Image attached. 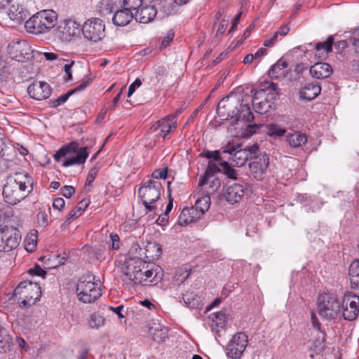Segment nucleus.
Returning <instances> with one entry per match:
<instances>
[{"label":"nucleus","instance_id":"f257e3e1","mask_svg":"<svg viewBox=\"0 0 359 359\" xmlns=\"http://www.w3.org/2000/svg\"><path fill=\"white\" fill-rule=\"evenodd\" d=\"M57 15L53 10H43L33 15L25 22L26 30L32 34L46 33L55 27Z\"/></svg>","mask_w":359,"mask_h":359},{"label":"nucleus","instance_id":"f03ea898","mask_svg":"<svg viewBox=\"0 0 359 359\" xmlns=\"http://www.w3.org/2000/svg\"><path fill=\"white\" fill-rule=\"evenodd\" d=\"M88 153L86 147H79L76 142H72L62 147L54 154V159L60 162L64 158L62 166L69 167L73 165L83 164L86 162Z\"/></svg>","mask_w":359,"mask_h":359},{"label":"nucleus","instance_id":"7ed1b4c3","mask_svg":"<svg viewBox=\"0 0 359 359\" xmlns=\"http://www.w3.org/2000/svg\"><path fill=\"white\" fill-rule=\"evenodd\" d=\"M22 178H26V176L17 173L14 177L7 179L3 188V196L7 203L16 205L27 196L26 182Z\"/></svg>","mask_w":359,"mask_h":359},{"label":"nucleus","instance_id":"20e7f679","mask_svg":"<svg viewBox=\"0 0 359 359\" xmlns=\"http://www.w3.org/2000/svg\"><path fill=\"white\" fill-rule=\"evenodd\" d=\"M79 299L83 303H92L102 295L100 280L91 274L82 276L76 287Z\"/></svg>","mask_w":359,"mask_h":359},{"label":"nucleus","instance_id":"39448f33","mask_svg":"<svg viewBox=\"0 0 359 359\" xmlns=\"http://www.w3.org/2000/svg\"><path fill=\"white\" fill-rule=\"evenodd\" d=\"M162 189L161 183L155 180H149L139 188L138 195L145 207L147 214L156 212L157 207L155 203L160 199Z\"/></svg>","mask_w":359,"mask_h":359},{"label":"nucleus","instance_id":"423d86ee","mask_svg":"<svg viewBox=\"0 0 359 359\" xmlns=\"http://www.w3.org/2000/svg\"><path fill=\"white\" fill-rule=\"evenodd\" d=\"M14 295L19 296L18 302L25 306L36 304L41 297V287L39 284L30 281H22L14 290Z\"/></svg>","mask_w":359,"mask_h":359},{"label":"nucleus","instance_id":"0eeeda50","mask_svg":"<svg viewBox=\"0 0 359 359\" xmlns=\"http://www.w3.org/2000/svg\"><path fill=\"white\" fill-rule=\"evenodd\" d=\"M258 151L259 147L257 144L238 150L233 145L228 144L222 149V153L230 154L229 160L237 167H242L248 159L255 158Z\"/></svg>","mask_w":359,"mask_h":359},{"label":"nucleus","instance_id":"6e6552de","mask_svg":"<svg viewBox=\"0 0 359 359\" xmlns=\"http://www.w3.org/2000/svg\"><path fill=\"white\" fill-rule=\"evenodd\" d=\"M80 32V25L74 19H65L53 29V34L55 40L67 43L70 42Z\"/></svg>","mask_w":359,"mask_h":359},{"label":"nucleus","instance_id":"1a4fd4ad","mask_svg":"<svg viewBox=\"0 0 359 359\" xmlns=\"http://www.w3.org/2000/svg\"><path fill=\"white\" fill-rule=\"evenodd\" d=\"M21 241L20 231L13 226L0 227V251L10 252L15 249Z\"/></svg>","mask_w":359,"mask_h":359},{"label":"nucleus","instance_id":"9d476101","mask_svg":"<svg viewBox=\"0 0 359 359\" xmlns=\"http://www.w3.org/2000/svg\"><path fill=\"white\" fill-rule=\"evenodd\" d=\"M319 314L328 319H334L341 311L340 304L334 294L320 295L318 299Z\"/></svg>","mask_w":359,"mask_h":359},{"label":"nucleus","instance_id":"9b49d317","mask_svg":"<svg viewBox=\"0 0 359 359\" xmlns=\"http://www.w3.org/2000/svg\"><path fill=\"white\" fill-rule=\"evenodd\" d=\"M82 32L86 39L97 42L105 36V25L100 18H90L84 22Z\"/></svg>","mask_w":359,"mask_h":359},{"label":"nucleus","instance_id":"f8f14e48","mask_svg":"<svg viewBox=\"0 0 359 359\" xmlns=\"http://www.w3.org/2000/svg\"><path fill=\"white\" fill-rule=\"evenodd\" d=\"M208 183L209 179L206 176H203L199 182V186L204 187V189L207 192L205 195L196 200L195 206L194 207L195 209H197V212L200 214L201 217L208 211L210 208V197L209 194L216 191L219 187V182L218 180H213L212 185L210 184L208 187H206L205 186L208 185Z\"/></svg>","mask_w":359,"mask_h":359},{"label":"nucleus","instance_id":"ddd939ff","mask_svg":"<svg viewBox=\"0 0 359 359\" xmlns=\"http://www.w3.org/2000/svg\"><path fill=\"white\" fill-rule=\"evenodd\" d=\"M148 267L146 262L139 258H130L125 262L123 272L135 284L142 282V271Z\"/></svg>","mask_w":359,"mask_h":359},{"label":"nucleus","instance_id":"4468645a","mask_svg":"<svg viewBox=\"0 0 359 359\" xmlns=\"http://www.w3.org/2000/svg\"><path fill=\"white\" fill-rule=\"evenodd\" d=\"M248 345V336L244 332L235 334L226 347L228 358L238 359L242 356Z\"/></svg>","mask_w":359,"mask_h":359},{"label":"nucleus","instance_id":"2eb2a0df","mask_svg":"<svg viewBox=\"0 0 359 359\" xmlns=\"http://www.w3.org/2000/svg\"><path fill=\"white\" fill-rule=\"evenodd\" d=\"M341 312L344 320L352 321L359 313V297L352 292L346 293L341 303Z\"/></svg>","mask_w":359,"mask_h":359},{"label":"nucleus","instance_id":"dca6fc26","mask_svg":"<svg viewBox=\"0 0 359 359\" xmlns=\"http://www.w3.org/2000/svg\"><path fill=\"white\" fill-rule=\"evenodd\" d=\"M239 104V99L226 96L219 102L217 108V114L222 120L232 118L237 115L238 106Z\"/></svg>","mask_w":359,"mask_h":359},{"label":"nucleus","instance_id":"f3484780","mask_svg":"<svg viewBox=\"0 0 359 359\" xmlns=\"http://www.w3.org/2000/svg\"><path fill=\"white\" fill-rule=\"evenodd\" d=\"M31 51L29 44L25 40H13L8 46V54L11 58L23 62Z\"/></svg>","mask_w":359,"mask_h":359},{"label":"nucleus","instance_id":"a211bd4d","mask_svg":"<svg viewBox=\"0 0 359 359\" xmlns=\"http://www.w3.org/2000/svg\"><path fill=\"white\" fill-rule=\"evenodd\" d=\"M240 109H238V114L236 116V121H243L245 123H248L246 128V133L248 136H251L256 133L257 131L262 127L261 124H250L254 120V115L252 113L250 108L247 104H241L240 103Z\"/></svg>","mask_w":359,"mask_h":359},{"label":"nucleus","instance_id":"6ab92c4d","mask_svg":"<svg viewBox=\"0 0 359 359\" xmlns=\"http://www.w3.org/2000/svg\"><path fill=\"white\" fill-rule=\"evenodd\" d=\"M177 115L170 114L161 120L156 121L151 127V130L153 131H158V135L163 138L165 137L170 132L172 128L177 127Z\"/></svg>","mask_w":359,"mask_h":359},{"label":"nucleus","instance_id":"aec40b11","mask_svg":"<svg viewBox=\"0 0 359 359\" xmlns=\"http://www.w3.org/2000/svg\"><path fill=\"white\" fill-rule=\"evenodd\" d=\"M52 88L48 83L43 81H34L28 88L29 97L36 100L47 99L51 95Z\"/></svg>","mask_w":359,"mask_h":359},{"label":"nucleus","instance_id":"412c9836","mask_svg":"<svg viewBox=\"0 0 359 359\" xmlns=\"http://www.w3.org/2000/svg\"><path fill=\"white\" fill-rule=\"evenodd\" d=\"M162 269L158 266H153L151 269L146 268L142 271V282L139 283L142 285H154L163 279Z\"/></svg>","mask_w":359,"mask_h":359},{"label":"nucleus","instance_id":"4be33fe9","mask_svg":"<svg viewBox=\"0 0 359 359\" xmlns=\"http://www.w3.org/2000/svg\"><path fill=\"white\" fill-rule=\"evenodd\" d=\"M244 196V189L242 184L233 183L228 184L224 190V196L229 203L234 204L240 202Z\"/></svg>","mask_w":359,"mask_h":359},{"label":"nucleus","instance_id":"5701e85b","mask_svg":"<svg viewBox=\"0 0 359 359\" xmlns=\"http://www.w3.org/2000/svg\"><path fill=\"white\" fill-rule=\"evenodd\" d=\"M157 11L154 6L143 5L135 14L137 22L147 24L151 22L156 16Z\"/></svg>","mask_w":359,"mask_h":359},{"label":"nucleus","instance_id":"b1692460","mask_svg":"<svg viewBox=\"0 0 359 359\" xmlns=\"http://www.w3.org/2000/svg\"><path fill=\"white\" fill-rule=\"evenodd\" d=\"M269 157L266 155L263 156V158L251 162L249 164V168L251 174L257 180L262 179V175L265 172L266 169L269 165Z\"/></svg>","mask_w":359,"mask_h":359},{"label":"nucleus","instance_id":"393cba45","mask_svg":"<svg viewBox=\"0 0 359 359\" xmlns=\"http://www.w3.org/2000/svg\"><path fill=\"white\" fill-rule=\"evenodd\" d=\"M133 18H135V15L133 12L123 6L122 9L115 12L112 21L116 26L124 27L128 25Z\"/></svg>","mask_w":359,"mask_h":359},{"label":"nucleus","instance_id":"a878e982","mask_svg":"<svg viewBox=\"0 0 359 359\" xmlns=\"http://www.w3.org/2000/svg\"><path fill=\"white\" fill-rule=\"evenodd\" d=\"M332 72L331 66L325 62H317L310 68V74L312 77L322 79L329 77Z\"/></svg>","mask_w":359,"mask_h":359},{"label":"nucleus","instance_id":"bb28decb","mask_svg":"<svg viewBox=\"0 0 359 359\" xmlns=\"http://www.w3.org/2000/svg\"><path fill=\"white\" fill-rule=\"evenodd\" d=\"M90 79L83 81L77 87L69 90L67 93L60 96L57 99L50 100V107L55 108L61 104L65 103L74 93L85 89L90 84Z\"/></svg>","mask_w":359,"mask_h":359},{"label":"nucleus","instance_id":"cd10ccee","mask_svg":"<svg viewBox=\"0 0 359 359\" xmlns=\"http://www.w3.org/2000/svg\"><path fill=\"white\" fill-rule=\"evenodd\" d=\"M201 218L200 214L197 212V209L194 208H185L181 212L178 223L180 225H187Z\"/></svg>","mask_w":359,"mask_h":359},{"label":"nucleus","instance_id":"c85d7f7f","mask_svg":"<svg viewBox=\"0 0 359 359\" xmlns=\"http://www.w3.org/2000/svg\"><path fill=\"white\" fill-rule=\"evenodd\" d=\"M348 44H351L355 49L357 54L359 55V28L355 29L351 32V36L347 40H341L335 43L339 49H345Z\"/></svg>","mask_w":359,"mask_h":359},{"label":"nucleus","instance_id":"c756f323","mask_svg":"<svg viewBox=\"0 0 359 359\" xmlns=\"http://www.w3.org/2000/svg\"><path fill=\"white\" fill-rule=\"evenodd\" d=\"M7 14L9 18L20 24L27 17V12L19 4H13L8 9Z\"/></svg>","mask_w":359,"mask_h":359},{"label":"nucleus","instance_id":"7c9ffc66","mask_svg":"<svg viewBox=\"0 0 359 359\" xmlns=\"http://www.w3.org/2000/svg\"><path fill=\"white\" fill-rule=\"evenodd\" d=\"M286 141L292 148H302L308 142L307 136L299 132L289 133L286 136Z\"/></svg>","mask_w":359,"mask_h":359},{"label":"nucleus","instance_id":"2f4dec72","mask_svg":"<svg viewBox=\"0 0 359 359\" xmlns=\"http://www.w3.org/2000/svg\"><path fill=\"white\" fill-rule=\"evenodd\" d=\"M321 92V87L318 83H309L300 91L301 97L307 100L316 98Z\"/></svg>","mask_w":359,"mask_h":359},{"label":"nucleus","instance_id":"473e14b6","mask_svg":"<svg viewBox=\"0 0 359 359\" xmlns=\"http://www.w3.org/2000/svg\"><path fill=\"white\" fill-rule=\"evenodd\" d=\"M287 67V62L283 59H280L276 64H274L269 71V75L272 79H279L284 77L287 74L285 70Z\"/></svg>","mask_w":359,"mask_h":359},{"label":"nucleus","instance_id":"72a5a7b5","mask_svg":"<svg viewBox=\"0 0 359 359\" xmlns=\"http://www.w3.org/2000/svg\"><path fill=\"white\" fill-rule=\"evenodd\" d=\"M348 276L351 288L359 289V259H355L349 266Z\"/></svg>","mask_w":359,"mask_h":359},{"label":"nucleus","instance_id":"f704fd0d","mask_svg":"<svg viewBox=\"0 0 359 359\" xmlns=\"http://www.w3.org/2000/svg\"><path fill=\"white\" fill-rule=\"evenodd\" d=\"M266 133L269 136L276 139L283 137L286 130L277 123H269L266 126Z\"/></svg>","mask_w":359,"mask_h":359},{"label":"nucleus","instance_id":"c9c22d12","mask_svg":"<svg viewBox=\"0 0 359 359\" xmlns=\"http://www.w3.org/2000/svg\"><path fill=\"white\" fill-rule=\"evenodd\" d=\"M105 323L104 318L98 312L90 314L88 319V325L93 329L98 330Z\"/></svg>","mask_w":359,"mask_h":359},{"label":"nucleus","instance_id":"e433bc0d","mask_svg":"<svg viewBox=\"0 0 359 359\" xmlns=\"http://www.w3.org/2000/svg\"><path fill=\"white\" fill-rule=\"evenodd\" d=\"M325 341V333L319 330V332H317L316 334V339L312 341L311 348L313 349L316 353H320L324 349Z\"/></svg>","mask_w":359,"mask_h":359},{"label":"nucleus","instance_id":"4c0bfd02","mask_svg":"<svg viewBox=\"0 0 359 359\" xmlns=\"http://www.w3.org/2000/svg\"><path fill=\"white\" fill-rule=\"evenodd\" d=\"M146 257L149 259H156L161 254V245L158 243H149L146 247Z\"/></svg>","mask_w":359,"mask_h":359},{"label":"nucleus","instance_id":"58836bf2","mask_svg":"<svg viewBox=\"0 0 359 359\" xmlns=\"http://www.w3.org/2000/svg\"><path fill=\"white\" fill-rule=\"evenodd\" d=\"M97 8L102 15L110 14L114 9V1L113 0H102L98 3Z\"/></svg>","mask_w":359,"mask_h":359},{"label":"nucleus","instance_id":"ea45409f","mask_svg":"<svg viewBox=\"0 0 359 359\" xmlns=\"http://www.w3.org/2000/svg\"><path fill=\"white\" fill-rule=\"evenodd\" d=\"M0 352L6 353L10 350L12 346V338L7 334L6 330L0 334Z\"/></svg>","mask_w":359,"mask_h":359},{"label":"nucleus","instance_id":"a19ab883","mask_svg":"<svg viewBox=\"0 0 359 359\" xmlns=\"http://www.w3.org/2000/svg\"><path fill=\"white\" fill-rule=\"evenodd\" d=\"M257 97H254L252 100V105L255 111L261 114L266 113L270 108L269 102L266 100L257 102Z\"/></svg>","mask_w":359,"mask_h":359},{"label":"nucleus","instance_id":"79ce46f5","mask_svg":"<svg viewBox=\"0 0 359 359\" xmlns=\"http://www.w3.org/2000/svg\"><path fill=\"white\" fill-rule=\"evenodd\" d=\"M333 43L334 38L333 36H330L327 38V39L325 41L319 42L316 43V49L318 52L323 50V52L329 53L332 49Z\"/></svg>","mask_w":359,"mask_h":359},{"label":"nucleus","instance_id":"37998d69","mask_svg":"<svg viewBox=\"0 0 359 359\" xmlns=\"http://www.w3.org/2000/svg\"><path fill=\"white\" fill-rule=\"evenodd\" d=\"M144 0H123V6L132 11H137L143 6Z\"/></svg>","mask_w":359,"mask_h":359},{"label":"nucleus","instance_id":"c03bdc74","mask_svg":"<svg viewBox=\"0 0 359 359\" xmlns=\"http://www.w3.org/2000/svg\"><path fill=\"white\" fill-rule=\"evenodd\" d=\"M212 320L217 326L222 327L226 320L227 316L224 311L214 313L212 315Z\"/></svg>","mask_w":359,"mask_h":359},{"label":"nucleus","instance_id":"a18cd8bd","mask_svg":"<svg viewBox=\"0 0 359 359\" xmlns=\"http://www.w3.org/2000/svg\"><path fill=\"white\" fill-rule=\"evenodd\" d=\"M220 165L224 169V174L228 177V178L231 180L237 179V172L235 169L231 168L228 162L223 161L220 163Z\"/></svg>","mask_w":359,"mask_h":359},{"label":"nucleus","instance_id":"49530a36","mask_svg":"<svg viewBox=\"0 0 359 359\" xmlns=\"http://www.w3.org/2000/svg\"><path fill=\"white\" fill-rule=\"evenodd\" d=\"M168 176V168L165 167L163 169H157L151 174L153 180L166 179Z\"/></svg>","mask_w":359,"mask_h":359},{"label":"nucleus","instance_id":"de8ad7c7","mask_svg":"<svg viewBox=\"0 0 359 359\" xmlns=\"http://www.w3.org/2000/svg\"><path fill=\"white\" fill-rule=\"evenodd\" d=\"M97 172L98 168L97 167H93L90 170L86 179V188L91 186L93 182L97 175Z\"/></svg>","mask_w":359,"mask_h":359},{"label":"nucleus","instance_id":"09e8293b","mask_svg":"<svg viewBox=\"0 0 359 359\" xmlns=\"http://www.w3.org/2000/svg\"><path fill=\"white\" fill-rule=\"evenodd\" d=\"M37 224L41 227H45L48 224V217L45 212L41 211L37 214Z\"/></svg>","mask_w":359,"mask_h":359},{"label":"nucleus","instance_id":"8fccbe9b","mask_svg":"<svg viewBox=\"0 0 359 359\" xmlns=\"http://www.w3.org/2000/svg\"><path fill=\"white\" fill-rule=\"evenodd\" d=\"M109 245L113 250H118L120 248V238L116 233L110 234Z\"/></svg>","mask_w":359,"mask_h":359},{"label":"nucleus","instance_id":"3c124183","mask_svg":"<svg viewBox=\"0 0 359 359\" xmlns=\"http://www.w3.org/2000/svg\"><path fill=\"white\" fill-rule=\"evenodd\" d=\"M174 36V32L172 30H169L167 33V35L163 37L161 41V48H165L172 41Z\"/></svg>","mask_w":359,"mask_h":359},{"label":"nucleus","instance_id":"603ef678","mask_svg":"<svg viewBox=\"0 0 359 359\" xmlns=\"http://www.w3.org/2000/svg\"><path fill=\"white\" fill-rule=\"evenodd\" d=\"M28 272L31 275H36L38 276L45 277L46 275V271L41 268V266L36 264L33 268L29 269Z\"/></svg>","mask_w":359,"mask_h":359},{"label":"nucleus","instance_id":"864d4df0","mask_svg":"<svg viewBox=\"0 0 359 359\" xmlns=\"http://www.w3.org/2000/svg\"><path fill=\"white\" fill-rule=\"evenodd\" d=\"M74 65V61H72L71 62L66 64L64 66V71H65L64 78L66 81H71L72 79V68Z\"/></svg>","mask_w":359,"mask_h":359},{"label":"nucleus","instance_id":"5fc2aeb1","mask_svg":"<svg viewBox=\"0 0 359 359\" xmlns=\"http://www.w3.org/2000/svg\"><path fill=\"white\" fill-rule=\"evenodd\" d=\"M61 194L65 198H70L75 192V189L72 186L65 185L60 189Z\"/></svg>","mask_w":359,"mask_h":359},{"label":"nucleus","instance_id":"6e6d98bb","mask_svg":"<svg viewBox=\"0 0 359 359\" xmlns=\"http://www.w3.org/2000/svg\"><path fill=\"white\" fill-rule=\"evenodd\" d=\"M229 25V20L222 19L219 25V27L216 32V36H219L222 35L226 31Z\"/></svg>","mask_w":359,"mask_h":359},{"label":"nucleus","instance_id":"4d7b16f0","mask_svg":"<svg viewBox=\"0 0 359 359\" xmlns=\"http://www.w3.org/2000/svg\"><path fill=\"white\" fill-rule=\"evenodd\" d=\"M202 156H205L207 158H213L216 161H219L222 158L220 156V154L218 151H207L201 154Z\"/></svg>","mask_w":359,"mask_h":359},{"label":"nucleus","instance_id":"13d9d810","mask_svg":"<svg viewBox=\"0 0 359 359\" xmlns=\"http://www.w3.org/2000/svg\"><path fill=\"white\" fill-rule=\"evenodd\" d=\"M142 85V81L139 78H137L134 82H133L130 86H129V88H128V97H130L132 95V94L135 92V89L137 88H139L140 86Z\"/></svg>","mask_w":359,"mask_h":359},{"label":"nucleus","instance_id":"bf43d9fd","mask_svg":"<svg viewBox=\"0 0 359 359\" xmlns=\"http://www.w3.org/2000/svg\"><path fill=\"white\" fill-rule=\"evenodd\" d=\"M81 212L76 208L72 210L67 215L66 222L70 223L72 220L78 218L80 215H81Z\"/></svg>","mask_w":359,"mask_h":359},{"label":"nucleus","instance_id":"052dcab7","mask_svg":"<svg viewBox=\"0 0 359 359\" xmlns=\"http://www.w3.org/2000/svg\"><path fill=\"white\" fill-rule=\"evenodd\" d=\"M123 308H124L123 305H120L117 307H114V306H109V309L110 311H113L114 313H115L120 318H125V315L123 314V313H122Z\"/></svg>","mask_w":359,"mask_h":359},{"label":"nucleus","instance_id":"680f3d73","mask_svg":"<svg viewBox=\"0 0 359 359\" xmlns=\"http://www.w3.org/2000/svg\"><path fill=\"white\" fill-rule=\"evenodd\" d=\"M182 299L184 302L187 304L188 302H198V299L196 295L192 293H186L183 295Z\"/></svg>","mask_w":359,"mask_h":359},{"label":"nucleus","instance_id":"e2e57ef3","mask_svg":"<svg viewBox=\"0 0 359 359\" xmlns=\"http://www.w3.org/2000/svg\"><path fill=\"white\" fill-rule=\"evenodd\" d=\"M278 40V32H275L273 35L270 38L267 39L264 42V46L266 47L273 46Z\"/></svg>","mask_w":359,"mask_h":359},{"label":"nucleus","instance_id":"0e129e2a","mask_svg":"<svg viewBox=\"0 0 359 359\" xmlns=\"http://www.w3.org/2000/svg\"><path fill=\"white\" fill-rule=\"evenodd\" d=\"M65 200L62 198H56L54 199L53 206L55 209L60 210L65 206Z\"/></svg>","mask_w":359,"mask_h":359},{"label":"nucleus","instance_id":"69168bd1","mask_svg":"<svg viewBox=\"0 0 359 359\" xmlns=\"http://www.w3.org/2000/svg\"><path fill=\"white\" fill-rule=\"evenodd\" d=\"M8 70L6 62L4 60L3 56L0 54V76L6 74Z\"/></svg>","mask_w":359,"mask_h":359},{"label":"nucleus","instance_id":"338daca9","mask_svg":"<svg viewBox=\"0 0 359 359\" xmlns=\"http://www.w3.org/2000/svg\"><path fill=\"white\" fill-rule=\"evenodd\" d=\"M311 322L313 328L316 330L317 332H319V330H321L320 323L318 321L316 315L313 312L311 313Z\"/></svg>","mask_w":359,"mask_h":359},{"label":"nucleus","instance_id":"774afa93","mask_svg":"<svg viewBox=\"0 0 359 359\" xmlns=\"http://www.w3.org/2000/svg\"><path fill=\"white\" fill-rule=\"evenodd\" d=\"M90 203L89 199H83L78 203L76 208L82 213L83 211L88 206Z\"/></svg>","mask_w":359,"mask_h":359}]
</instances>
